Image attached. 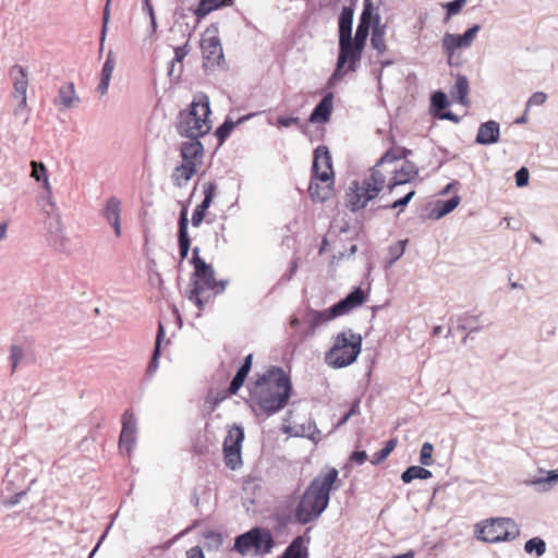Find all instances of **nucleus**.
Instances as JSON below:
<instances>
[{
    "label": "nucleus",
    "instance_id": "1",
    "mask_svg": "<svg viewBox=\"0 0 558 558\" xmlns=\"http://www.w3.org/2000/svg\"><path fill=\"white\" fill-rule=\"evenodd\" d=\"M250 398L246 401L253 413L259 417H270L283 410L293 392L290 376L280 366H270L247 386Z\"/></svg>",
    "mask_w": 558,
    "mask_h": 558
},
{
    "label": "nucleus",
    "instance_id": "2",
    "mask_svg": "<svg viewBox=\"0 0 558 558\" xmlns=\"http://www.w3.org/2000/svg\"><path fill=\"white\" fill-rule=\"evenodd\" d=\"M338 470L331 468L325 475H318L311 482L295 508L294 517L299 523H311L327 509L330 492L338 480Z\"/></svg>",
    "mask_w": 558,
    "mask_h": 558
},
{
    "label": "nucleus",
    "instance_id": "3",
    "mask_svg": "<svg viewBox=\"0 0 558 558\" xmlns=\"http://www.w3.org/2000/svg\"><path fill=\"white\" fill-rule=\"evenodd\" d=\"M210 113L208 96L203 93L197 94L190 107L180 111L175 125L177 132L180 136L190 140L203 137L211 129Z\"/></svg>",
    "mask_w": 558,
    "mask_h": 558
},
{
    "label": "nucleus",
    "instance_id": "4",
    "mask_svg": "<svg viewBox=\"0 0 558 558\" xmlns=\"http://www.w3.org/2000/svg\"><path fill=\"white\" fill-rule=\"evenodd\" d=\"M362 341V336L353 332L352 329L341 331L326 352V363L333 368H343L353 364L361 353Z\"/></svg>",
    "mask_w": 558,
    "mask_h": 558
},
{
    "label": "nucleus",
    "instance_id": "5",
    "mask_svg": "<svg viewBox=\"0 0 558 558\" xmlns=\"http://www.w3.org/2000/svg\"><path fill=\"white\" fill-rule=\"evenodd\" d=\"M366 293L360 287L353 288L343 299L324 311L308 310L306 323L308 328L314 331L319 326L339 317L349 314L351 311L361 306L366 301Z\"/></svg>",
    "mask_w": 558,
    "mask_h": 558
},
{
    "label": "nucleus",
    "instance_id": "6",
    "mask_svg": "<svg viewBox=\"0 0 558 558\" xmlns=\"http://www.w3.org/2000/svg\"><path fill=\"white\" fill-rule=\"evenodd\" d=\"M363 46L354 43L352 36L338 38L336 68L327 81V86H336L348 72H355L362 59Z\"/></svg>",
    "mask_w": 558,
    "mask_h": 558
},
{
    "label": "nucleus",
    "instance_id": "7",
    "mask_svg": "<svg viewBox=\"0 0 558 558\" xmlns=\"http://www.w3.org/2000/svg\"><path fill=\"white\" fill-rule=\"evenodd\" d=\"M475 535L485 543L509 542L520 535V529L511 518H490L475 525Z\"/></svg>",
    "mask_w": 558,
    "mask_h": 558
},
{
    "label": "nucleus",
    "instance_id": "8",
    "mask_svg": "<svg viewBox=\"0 0 558 558\" xmlns=\"http://www.w3.org/2000/svg\"><path fill=\"white\" fill-rule=\"evenodd\" d=\"M275 546V539L268 529L255 526L238 535L234 538L233 548L240 555L246 556L250 551L254 556H265L269 554Z\"/></svg>",
    "mask_w": 558,
    "mask_h": 558
},
{
    "label": "nucleus",
    "instance_id": "9",
    "mask_svg": "<svg viewBox=\"0 0 558 558\" xmlns=\"http://www.w3.org/2000/svg\"><path fill=\"white\" fill-rule=\"evenodd\" d=\"M381 190L369 182L366 178L362 181L354 180L351 182L347 193V207L352 213L364 209L369 202L379 197L380 201L386 198L387 193L380 195Z\"/></svg>",
    "mask_w": 558,
    "mask_h": 558
},
{
    "label": "nucleus",
    "instance_id": "10",
    "mask_svg": "<svg viewBox=\"0 0 558 558\" xmlns=\"http://www.w3.org/2000/svg\"><path fill=\"white\" fill-rule=\"evenodd\" d=\"M411 154V150L407 148H390L388 149L380 159L371 168L369 174L365 177L369 182L376 185L379 190L384 191L388 184V166L393 162L407 158Z\"/></svg>",
    "mask_w": 558,
    "mask_h": 558
},
{
    "label": "nucleus",
    "instance_id": "11",
    "mask_svg": "<svg viewBox=\"0 0 558 558\" xmlns=\"http://www.w3.org/2000/svg\"><path fill=\"white\" fill-rule=\"evenodd\" d=\"M245 434L240 425H233L223 440L225 464L231 470H236L242 465V442Z\"/></svg>",
    "mask_w": 558,
    "mask_h": 558
},
{
    "label": "nucleus",
    "instance_id": "12",
    "mask_svg": "<svg viewBox=\"0 0 558 558\" xmlns=\"http://www.w3.org/2000/svg\"><path fill=\"white\" fill-rule=\"evenodd\" d=\"M383 4V0H376V2H363V11L360 15L359 23L355 29L354 37L352 36L354 43L365 48L367 37L369 35V29H374V25L380 22V15L378 10Z\"/></svg>",
    "mask_w": 558,
    "mask_h": 558
},
{
    "label": "nucleus",
    "instance_id": "13",
    "mask_svg": "<svg viewBox=\"0 0 558 558\" xmlns=\"http://www.w3.org/2000/svg\"><path fill=\"white\" fill-rule=\"evenodd\" d=\"M481 29L480 24H474L468 28L463 34L446 33L441 40V47L445 54L448 57V63H451V58L457 49L470 48L474 38Z\"/></svg>",
    "mask_w": 558,
    "mask_h": 558
},
{
    "label": "nucleus",
    "instance_id": "14",
    "mask_svg": "<svg viewBox=\"0 0 558 558\" xmlns=\"http://www.w3.org/2000/svg\"><path fill=\"white\" fill-rule=\"evenodd\" d=\"M43 210L50 218L48 223L49 244L57 251L64 250L65 238L63 235L60 216L56 213L57 208L52 199H48V205H44Z\"/></svg>",
    "mask_w": 558,
    "mask_h": 558
},
{
    "label": "nucleus",
    "instance_id": "15",
    "mask_svg": "<svg viewBox=\"0 0 558 558\" xmlns=\"http://www.w3.org/2000/svg\"><path fill=\"white\" fill-rule=\"evenodd\" d=\"M312 173L322 183H327L333 178L331 155L327 146L319 145L315 148Z\"/></svg>",
    "mask_w": 558,
    "mask_h": 558
},
{
    "label": "nucleus",
    "instance_id": "16",
    "mask_svg": "<svg viewBox=\"0 0 558 558\" xmlns=\"http://www.w3.org/2000/svg\"><path fill=\"white\" fill-rule=\"evenodd\" d=\"M389 173L391 177L387 184V193L392 194L398 186L415 180L418 175V168L414 162L405 160L400 168H391Z\"/></svg>",
    "mask_w": 558,
    "mask_h": 558
},
{
    "label": "nucleus",
    "instance_id": "17",
    "mask_svg": "<svg viewBox=\"0 0 558 558\" xmlns=\"http://www.w3.org/2000/svg\"><path fill=\"white\" fill-rule=\"evenodd\" d=\"M202 51L204 56V66L206 69L219 65L223 60V50L220 39L217 36H210L202 40Z\"/></svg>",
    "mask_w": 558,
    "mask_h": 558
},
{
    "label": "nucleus",
    "instance_id": "18",
    "mask_svg": "<svg viewBox=\"0 0 558 558\" xmlns=\"http://www.w3.org/2000/svg\"><path fill=\"white\" fill-rule=\"evenodd\" d=\"M9 74L13 81L14 96L20 99L19 108L21 109L26 106L27 72L23 66L15 64L10 69Z\"/></svg>",
    "mask_w": 558,
    "mask_h": 558
},
{
    "label": "nucleus",
    "instance_id": "19",
    "mask_svg": "<svg viewBox=\"0 0 558 558\" xmlns=\"http://www.w3.org/2000/svg\"><path fill=\"white\" fill-rule=\"evenodd\" d=\"M121 201L117 196H110L102 208V216L113 228L117 236L121 235Z\"/></svg>",
    "mask_w": 558,
    "mask_h": 558
},
{
    "label": "nucleus",
    "instance_id": "20",
    "mask_svg": "<svg viewBox=\"0 0 558 558\" xmlns=\"http://www.w3.org/2000/svg\"><path fill=\"white\" fill-rule=\"evenodd\" d=\"M500 125L494 120L483 122L478 126L475 143L480 145H493L499 141Z\"/></svg>",
    "mask_w": 558,
    "mask_h": 558
},
{
    "label": "nucleus",
    "instance_id": "21",
    "mask_svg": "<svg viewBox=\"0 0 558 558\" xmlns=\"http://www.w3.org/2000/svg\"><path fill=\"white\" fill-rule=\"evenodd\" d=\"M333 108V94L327 93L312 110L308 121L311 123L329 121Z\"/></svg>",
    "mask_w": 558,
    "mask_h": 558
},
{
    "label": "nucleus",
    "instance_id": "22",
    "mask_svg": "<svg viewBox=\"0 0 558 558\" xmlns=\"http://www.w3.org/2000/svg\"><path fill=\"white\" fill-rule=\"evenodd\" d=\"M191 281L193 288L198 287L201 290L207 289L210 283L215 282L214 267L208 263L196 265L192 272Z\"/></svg>",
    "mask_w": 558,
    "mask_h": 558
},
{
    "label": "nucleus",
    "instance_id": "23",
    "mask_svg": "<svg viewBox=\"0 0 558 558\" xmlns=\"http://www.w3.org/2000/svg\"><path fill=\"white\" fill-rule=\"evenodd\" d=\"M80 97L76 95L74 83L69 82L60 86L54 104L61 109L68 110L78 106Z\"/></svg>",
    "mask_w": 558,
    "mask_h": 558
},
{
    "label": "nucleus",
    "instance_id": "24",
    "mask_svg": "<svg viewBox=\"0 0 558 558\" xmlns=\"http://www.w3.org/2000/svg\"><path fill=\"white\" fill-rule=\"evenodd\" d=\"M311 538L305 535H299L287 546L279 558H308V548L306 543Z\"/></svg>",
    "mask_w": 558,
    "mask_h": 558
},
{
    "label": "nucleus",
    "instance_id": "25",
    "mask_svg": "<svg viewBox=\"0 0 558 558\" xmlns=\"http://www.w3.org/2000/svg\"><path fill=\"white\" fill-rule=\"evenodd\" d=\"M469 90L470 84L468 77L463 74H457L456 83L450 89L452 99L462 106H470V100L468 98Z\"/></svg>",
    "mask_w": 558,
    "mask_h": 558
},
{
    "label": "nucleus",
    "instance_id": "26",
    "mask_svg": "<svg viewBox=\"0 0 558 558\" xmlns=\"http://www.w3.org/2000/svg\"><path fill=\"white\" fill-rule=\"evenodd\" d=\"M354 19V3L343 5L338 16V38L352 36Z\"/></svg>",
    "mask_w": 558,
    "mask_h": 558
},
{
    "label": "nucleus",
    "instance_id": "27",
    "mask_svg": "<svg viewBox=\"0 0 558 558\" xmlns=\"http://www.w3.org/2000/svg\"><path fill=\"white\" fill-rule=\"evenodd\" d=\"M319 182V179H316V177L312 173V179L308 185V193L313 201L323 203L327 201L332 194L331 186L333 184V179L325 183L326 185H320Z\"/></svg>",
    "mask_w": 558,
    "mask_h": 558
},
{
    "label": "nucleus",
    "instance_id": "28",
    "mask_svg": "<svg viewBox=\"0 0 558 558\" xmlns=\"http://www.w3.org/2000/svg\"><path fill=\"white\" fill-rule=\"evenodd\" d=\"M165 337H166V329H165L163 325L161 323H159L153 355H151V359H150V361L147 365V369H146V375L148 377H151L157 372V369L159 367V357L161 354V342L163 341Z\"/></svg>",
    "mask_w": 558,
    "mask_h": 558
},
{
    "label": "nucleus",
    "instance_id": "29",
    "mask_svg": "<svg viewBox=\"0 0 558 558\" xmlns=\"http://www.w3.org/2000/svg\"><path fill=\"white\" fill-rule=\"evenodd\" d=\"M196 173V162H183L177 166L172 173L173 184L183 187Z\"/></svg>",
    "mask_w": 558,
    "mask_h": 558
},
{
    "label": "nucleus",
    "instance_id": "30",
    "mask_svg": "<svg viewBox=\"0 0 558 558\" xmlns=\"http://www.w3.org/2000/svg\"><path fill=\"white\" fill-rule=\"evenodd\" d=\"M204 155V146L199 138L183 142L180 148V156L183 162H195L197 158Z\"/></svg>",
    "mask_w": 558,
    "mask_h": 558
},
{
    "label": "nucleus",
    "instance_id": "31",
    "mask_svg": "<svg viewBox=\"0 0 558 558\" xmlns=\"http://www.w3.org/2000/svg\"><path fill=\"white\" fill-rule=\"evenodd\" d=\"M232 2L233 0H199L197 7L193 10V13L199 22L213 11L230 5Z\"/></svg>",
    "mask_w": 558,
    "mask_h": 558
},
{
    "label": "nucleus",
    "instance_id": "32",
    "mask_svg": "<svg viewBox=\"0 0 558 558\" xmlns=\"http://www.w3.org/2000/svg\"><path fill=\"white\" fill-rule=\"evenodd\" d=\"M31 168H32L31 177L34 180H36L37 182H41L43 181V183H44L43 187L47 192V201L49 198L52 199V197H51V186H50V183H49V180H48L47 169H46L45 165L41 161L33 160L31 162Z\"/></svg>",
    "mask_w": 558,
    "mask_h": 558
},
{
    "label": "nucleus",
    "instance_id": "33",
    "mask_svg": "<svg viewBox=\"0 0 558 558\" xmlns=\"http://www.w3.org/2000/svg\"><path fill=\"white\" fill-rule=\"evenodd\" d=\"M433 473L425 469L424 465H411L401 473V481L404 484L411 483L413 480H428Z\"/></svg>",
    "mask_w": 558,
    "mask_h": 558
},
{
    "label": "nucleus",
    "instance_id": "34",
    "mask_svg": "<svg viewBox=\"0 0 558 558\" xmlns=\"http://www.w3.org/2000/svg\"><path fill=\"white\" fill-rule=\"evenodd\" d=\"M386 28L387 26L385 24L378 22V24L374 25V29L372 31L371 45L378 53L385 52L387 48L385 43Z\"/></svg>",
    "mask_w": 558,
    "mask_h": 558
},
{
    "label": "nucleus",
    "instance_id": "35",
    "mask_svg": "<svg viewBox=\"0 0 558 558\" xmlns=\"http://www.w3.org/2000/svg\"><path fill=\"white\" fill-rule=\"evenodd\" d=\"M461 198L458 195H453L452 197L446 201H438L434 209L435 217L439 219L450 214L458 207Z\"/></svg>",
    "mask_w": 558,
    "mask_h": 558
},
{
    "label": "nucleus",
    "instance_id": "36",
    "mask_svg": "<svg viewBox=\"0 0 558 558\" xmlns=\"http://www.w3.org/2000/svg\"><path fill=\"white\" fill-rule=\"evenodd\" d=\"M545 477H537L531 481V484L538 487L539 490H547L558 482V469L546 471Z\"/></svg>",
    "mask_w": 558,
    "mask_h": 558
},
{
    "label": "nucleus",
    "instance_id": "37",
    "mask_svg": "<svg viewBox=\"0 0 558 558\" xmlns=\"http://www.w3.org/2000/svg\"><path fill=\"white\" fill-rule=\"evenodd\" d=\"M449 99L442 90H437L432 94L430 108L434 116L435 113H441V111L449 107Z\"/></svg>",
    "mask_w": 558,
    "mask_h": 558
},
{
    "label": "nucleus",
    "instance_id": "38",
    "mask_svg": "<svg viewBox=\"0 0 558 558\" xmlns=\"http://www.w3.org/2000/svg\"><path fill=\"white\" fill-rule=\"evenodd\" d=\"M236 126V123L232 121L230 118H226V120L220 124L216 131L215 136L218 141L219 146H221L230 136L234 128Z\"/></svg>",
    "mask_w": 558,
    "mask_h": 558
},
{
    "label": "nucleus",
    "instance_id": "39",
    "mask_svg": "<svg viewBox=\"0 0 558 558\" xmlns=\"http://www.w3.org/2000/svg\"><path fill=\"white\" fill-rule=\"evenodd\" d=\"M414 195H415V191L411 190L407 194H404L402 197H400L391 203H386V204L379 205L378 207H376L375 210L399 208L400 209L399 213H401L409 205V203L412 201Z\"/></svg>",
    "mask_w": 558,
    "mask_h": 558
},
{
    "label": "nucleus",
    "instance_id": "40",
    "mask_svg": "<svg viewBox=\"0 0 558 558\" xmlns=\"http://www.w3.org/2000/svg\"><path fill=\"white\" fill-rule=\"evenodd\" d=\"M216 190H217V185L215 182H211V181L206 182L204 184V191H203L204 199L195 208H197L206 214V211L208 210V208L210 207V205L213 203Z\"/></svg>",
    "mask_w": 558,
    "mask_h": 558
},
{
    "label": "nucleus",
    "instance_id": "41",
    "mask_svg": "<svg viewBox=\"0 0 558 558\" xmlns=\"http://www.w3.org/2000/svg\"><path fill=\"white\" fill-rule=\"evenodd\" d=\"M216 190H217V185L215 182H211V181L206 182L204 184V191H203L204 199L195 208H197L206 214V211L208 210V208L210 207V205L213 203Z\"/></svg>",
    "mask_w": 558,
    "mask_h": 558
},
{
    "label": "nucleus",
    "instance_id": "42",
    "mask_svg": "<svg viewBox=\"0 0 558 558\" xmlns=\"http://www.w3.org/2000/svg\"><path fill=\"white\" fill-rule=\"evenodd\" d=\"M524 550L527 554L534 553L537 557H541L546 553V543L538 536L532 537L525 542Z\"/></svg>",
    "mask_w": 558,
    "mask_h": 558
},
{
    "label": "nucleus",
    "instance_id": "43",
    "mask_svg": "<svg viewBox=\"0 0 558 558\" xmlns=\"http://www.w3.org/2000/svg\"><path fill=\"white\" fill-rule=\"evenodd\" d=\"M137 435L121 430L119 438V449L122 452L130 454L136 444Z\"/></svg>",
    "mask_w": 558,
    "mask_h": 558
},
{
    "label": "nucleus",
    "instance_id": "44",
    "mask_svg": "<svg viewBox=\"0 0 558 558\" xmlns=\"http://www.w3.org/2000/svg\"><path fill=\"white\" fill-rule=\"evenodd\" d=\"M121 430L137 435V420L131 410H126L122 415V429Z\"/></svg>",
    "mask_w": 558,
    "mask_h": 558
},
{
    "label": "nucleus",
    "instance_id": "45",
    "mask_svg": "<svg viewBox=\"0 0 558 558\" xmlns=\"http://www.w3.org/2000/svg\"><path fill=\"white\" fill-rule=\"evenodd\" d=\"M478 317L469 313H464L463 315L459 316L458 318V326L457 329L460 331L469 330V333L477 332L482 330V327H471L470 323L471 320H477Z\"/></svg>",
    "mask_w": 558,
    "mask_h": 558
},
{
    "label": "nucleus",
    "instance_id": "46",
    "mask_svg": "<svg viewBox=\"0 0 558 558\" xmlns=\"http://www.w3.org/2000/svg\"><path fill=\"white\" fill-rule=\"evenodd\" d=\"M23 356H24V348L21 343H19V341H15L14 343H12V345L10 348V356H9L12 372H14L16 369V367H17L19 363L22 361Z\"/></svg>",
    "mask_w": 558,
    "mask_h": 558
},
{
    "label": "nucleus",
    "instance_id": "47",
    "mask_svg": "<svg viewBox=\"0 0 558 558\" xmlns=\"http://www.w3.org/2000/svg\"><path fill=\"white\" fill-rule=\"evenodd\" d=\"M433 451H434L433 444L426 441L422 445L421 450H420V459H418V461L422 465L430 466L434 463Z\"/></svg>",
    "mask_w": 558,
    "mask_h": 558
},
{
    "label": "nucleus",
    "instance_id": "48",
    "mask_svg": "<svg viewBox=\"0 0 558 558\" xmlns=\"http://www.w3.org/2000/svg\"><path fill=\"white\" fill-rule=\"evenodd\" d=\"M178 238H190L187 209L183 207L179 215Z\"/></svg>",
    "mask_w": 558,
    "mask_h": 558
},
{
    "label": "nucleus",
    "instance_id": "49",
    "mask_svg": "<svg viewBox=\"0 0 558 558\" xmlns=\"http://www.w3.org/2000/svg\"><path fill=\"white\" fill-rule=\"evenodd\" d=\"M405 244H407V241L401 240V241H398L395 244L390 245V247H389V257H390L389 265H392L393 263H396L404 254Z\"/></svg>",
    "mask_w": 558,
    "mask_h": 558
},
{
    "label": "nucleus",
    "instance_id": "50",
    "mask_svg": "<svg viewBox=\"0 0 558 558\" xmlns=\"http://www.w3.org/2000/svg\"><path fill=\"white\" fill-rule=\"evenodd\" d=\"M116 60L112 51H109L107 58L104 62L100 77L110 78L112 76V72L114 70Z\"/></svg>",
    "mask_w": 558,
    "mask_h": 558
},
{
    "label": "nucleus",
    "instance_id": "51",
    "mask_svg": "<svg viewBox=\"0 0 558 558\" xmlns=\"http://www.w3.org/2000/svg\"><path fill=\"white\" fill-rule=\"evenodd\" d=\"M463 7L464 3L462 0H452L445 3L444 8L446 9V20H449L451 16L458 14Z\"/></svg>",
    "mask_w": 558,
    "mask_h": 558
},
{
    "label": "nucleus",
    "instance_id": "52",
    "mask_svg": "<svg viewBox=\"0 0 558 558\" xmlns=\"http://www.w3.org/2000/svg\"><path fill=\"white\" fill-rule=\"evenodd\" d=\"M514 179L518 187L526 186L530 180V172L527 168L521 167L519 170H517Z\"/></svg>",
    "mask_w": 558,
    "mask_h": 558
},
{
    "label": "nucleus",
    "instance_id": "53",
    "mask_svg": "<svg viewBox=\"0 0 558 558\" xmlns=\"http://www.w3.org/2000/svg\"><path fill=\"white\" fill-rule=\"evenodd\" d=\"M547 100V95L544 92H535L526 101V110L533 106H541Z\"/></svg>",
    "mask_w": 558,
    "mask_h": 558
},
{
    "label": "nucleus",
    "instance_id": "54",
    "mask_svg": "<svg viewBox=\"0 0 558 558\" xmlns=\"http://www.w3.org/2000/svg\"><path fill=\"white\" fill-rule=\"evenodd\" d=\"M183 73V64H178V62H174L173 60L170 61L168 66V76L172 81H179L181 78V75Z\"/></svg>",
    "mask_w": 558,
    "mask_h": 558
},
{
    "label": "nucleus",
    "instance_id": "55",
    "mask_svg": "<svg viewBox=\"0 0 558 558\" xmlns=\"http://www.w3.org/2000/svg\"><path fill=\"white\" fill-rule=\"evenodd\" d=\"M178 247L181 260L185 259L189 256V252L191 248V239L178 238Z\"/></svg>",
    "mask_w": 558,
    "mask_h": 558
},
{
    "label": "nucleus",
    "instance_id": "56",
    "mask_svg": "<svg viewBox=\"0 0 558 558\" xmlns=\"http://www.w3.org/2000/svg\"><path fill=\"white\" fill-rule=\"evenodd\" d=\"M204 290H201L198 287L192 288L189 294V300L192 301L199 311L204 310V301L201 298V294Z\"/></svg>",
    "mask_w": 558,
    "mask_h": 558
},
{
    "label": "nucleus",
    "instance_id": "57",
    "mask_svg": "<svg viewBox=\"0 0 558 558\" xmlns=\"http://www.w3.org/2000/svg\"><path fill=\"white\" fill-rule=\"evenodd\" d=\"M368 456L365 450H355L349 457V462L356 465H362L366 462Z\"/></svg>",
    "mask_w": 558,
    "mask_h": 558
},
{
    "label": "nucleus",
    "instance_id": "58",
    "mask_svg": "<svg viewBox=\"0 0 558 558\" xmlns=\"http://www.w3.org/2000/svg\"><path fill=\"white\" fill-rule=\"evenodd\" d=\"M245 381V378L239 375H234L228 387L229 395H236Z\"/></svg>",
    "mask_w": 558,
    "mask_h": 558
},
{
    "label": "nucleus",
    "instance_id": "59",
    "mask_svg": "<svg viewBox=\"0 0 558 558\" xmlns=\"http://www.w3.org/2000/svg\"><path fill=\"white\" fill-rule=\"evenodd\" d=\"M189 51L187 43L183 46L174 47V58L172 60L178 62V64H183V60L187 56Z\"/></svg>",
    "mask_w": 558,
    "mask_h": 558
},
{
    "label": "nucleus",
    "instance_id": "60",
    "mask_svg": "<svg viewBox=\"0 0 558 558\" xmlns=\"http://www.w3.org/2000/svg\"><path fill=\"white\" fill-rule=\"evenodd\" d=\"M228 284H229L228 279H221V280L215 279V282L210 283L207 289L214 291L215 295H218V294H221L225 292Z\"/></svg>",
    "mask_w": 558,
    "mask_h": 558
},
{
    "label": "nucleus",
    "instance_id": "61",
    "mask_svg": "<svg viewBox=\"0 0 558 558\" xmlns=\"http://www.w3.org/2000/svg\"><path fill=\"white\" fill-rule=\"evenodd\" d=\"M109 16H110V0H107L106 5L104 8V13H102L101 41L105 40V36L107 33V26H108V22H109Z\"/></svg>",
    "mask_w": 558,
    "mask_h": 558
},
{
    "label": "nucleus",
    "instance_id": "62",
    "mask_svg": "<svg viewBox=\"0 0 558 558\" xmlns=\"http://www.w3.org/2000/svg\"><path fill=\"white\" fill-rule=\"evenodd\" d=\"M389 454L390 453L386 449L381 448L379 451L373 454L371 463L374 465H379L388 458Z\"/></svg>",
    "mask_w": 558,
    "mask_h": 558
},
{
    "label": "nucleus",
    "instance_id": "63",
    "mask_svg": "<svg viewBox=\"0 0 558 558\" xmlns=\"http://www.w3.org/2000/svg\"><path fill=\"white\" fill-rule=\"evenodd\" d=\"M278 124L283 128H289L292 124H299L300 118L299 117H283L280 116L277 120Z\"/></svg>",
    "mask_w": 558,
    "mask_h": 558
},
{
    "label": "nucleus",
    "instance_id": "64",
    "mask_svg": "<svg viewBox=\"0 0 558 558\" xmlns=\"http://www.w3.org/2000/svg\"><path fill=\"white\" fill-rule=\"evenodd\" d=\"M186 558H205V554L199 546H193L186 551Z\"/></svg>",
    "mask_w": 558,
    "mask_h": 558
}]
</instances>
